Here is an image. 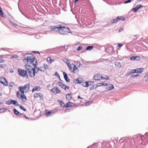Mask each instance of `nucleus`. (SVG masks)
I'll return each instance as SVG.
<instances>
[{
  "label": "nucleus",
  "instance_id": "1",
  "mask_svg": "<svg viewBox=\"0 0 148 148\" xmlns=\"http://www.w3.org/2000/svg\"><path fill=\"white\" fill-rule=\"evenodd\" d=\"M24 57L25 59L23 61L25 62H27L28 64H30L34 66H36L37 65V60L32 54H26L24 55Z\"/></svg>",
  "mask_w": 148,
  "mask_h": 148
},
{
  "label": "nucleus",
  "instance_id": "2",
  "mask_svg": "<svg viewBox=\"0 0 148 148\" xmlns=\"http://www.w3.org/2000/svg\"><path fill=\"white\" fill-rule=\"evenodd\" d=\"M59 32L61 34L63 35H67L68 33H71L68 27H63L62 25H61V28Z\"/></svg>",
  "mask_w": 148,
  "mask_h": 148
},
{
  "label": "nucleus",
  "instance_id": "3",
  "mask_svg": "<svg viewBox=\"0 0 148 148\" xmlns=\"http://www.w3.org/2000/svg\"><path fill=\"white\" fill-rule=\"evenodd\" d=\"M61 28V25H57L54 26H52L49 28L51 30V32L52 33H56L60 30Z\"/></svg>",
  "mask_w": 148,
  "mask_h": 148
},
{
  "label": "nucleus",
  "instance_id": "4",
  "mask_svg": "<svg viewBox=\"0 0 148 148\" xmlns=\"http://www.w3.org/2000/svg\"><path fill=\"white\" fill-rule=\"evenodd\" d=\"M147 134L148 133H147L143 136H141L140 135H138L137 138L141 139L142 141L141 144L143 145H145V143H146V142L148 140L147 137Z\"/></svg>",
  "mask_w": 148,
  "mask_h": 148
},
{
  "label": "nucleus",
  "instance_id": "5",
  "mask_svg": "<svg viewBox=\"0 0 148 148\" xmlns=\"http://www.w3.org/2000/svg\"><path fill=\"white\" fill-rule=\"evenodd\" d=\"M18 72L20 75L23 77H26L27 79L28 78V76L26 71L19 69L18 70Z\"/></svg>",
  "mask_w": 148,
  "mask_h": 148
},
{
  "label": "nucleus",
  "instance_id": "6",
  "mask_svg": "<svg viewBox=\"0 0 148 148\" xmlns=\"http://www.w3.org/2000/svg\"><path fill=\"white\" fill-rule=\"evenodd\" d=\"M16 95L17 98L18 99H22V101L23 103H24L26 101L27 97L24 95H21L19 91H18L16 92Z\"/></svg>",
  "mask_w": 148,
  "mask_h": 148
},
{
  "label": "nucleus",
  "instance_id": "7",
  "mask_svg": "<svg viewBox=\"0 0 148 148\" xmlns=\"http://www.w3.org/2000/svg\"><path fill=\"white\" fill-rule=\"evenodd\" d=\"M121 20L122 21H125V19L124 18L121 16H118L116 19H114L110 21L111 23H114L118 21L119 20Z\"/></svg>",
  "mask_w": 148,
  "mask_h": 148
},
{
  "label": "nucleus",
  "instance_id": "8",
  "mask_svg": "<svg viewBox=\"0 0 148 148\" xmlns=\"http://www.w3.org/2000/svg\"><path fill=\"white\" fill-rule=\"evenodd\" d=\"M106 86V87L105 90V91H106L111 90L114 88V87L113 85L111 84H108V85Z\"/></svg>",
  "mask_w": 148,
  "mask_h": 148
},
{
  "label": "nucleus",
  "instance_id": "9",
  "mask_svg": "<svg viewBox=\"0 0 148 148\" xmlns=\"http://www.w3.org/2000/svg\"><path fill=\"white\" fill-rule=\"evenodd\" d=\"M51 91L53 93L55 94L59 93L61 92L60 91L57 87H54L53 89H51Z\"/></svg>",
  "mask_w": 148,
  "mask_h": 148
},
{
  "label": "nucleus",
  "instance_id": "10",
  "mask_svg": "<svg viewBox=\"0 0 148 148\" xmlns=\"http://www.w3.org/2000/svg\"><path fill=\"white\" fill-rule=\"evenodd\" d=\"M57 111L56 110H51L50 111H48L47 110H45V112H46V115L47 116H51L52 115V114H54L55 112Z\"/></svg>",
  "mask_w": 148,
  "mask_h": 148
},
{
  "label": "nucleus",
  "instance_id": "11",
  "mask_svg": "<svg viewBox=\"0 0 148 148\" xmlns=\"http://www.w3.org/2000/svg\"><path fill=\"white\" fill-rule=\"evenodd\" d=\"M142 7H143V6L141 4L137 5L135 8H133L132 9V11H133L135 13L139 9Z\"/></svg>",
  "mask_w": 148,
  "mask_h": 148
},
{
  "label": "nucleus",
  "instance_id": "12",
  "mask_svg": "<svg viewBox=\"0 0 148 148\" xmlns=\"http://www.w3.org/2000/svg\"><path fill=\"white\" fill-rule=\"evenodd\" d=\"M58 84L62 88L64 89L65 90H66V88H67L68 90L69 89V87L66 86L61 82H58Z\"/></svg>",
  "mask_w": 148,
  "mask_h": 148
},
{
  "label": "nucleus",
  "instance_id": "13",
  "mask_svg": "<svg viewBox=\"0 0 148 148\" xmlns=\"http://www.w3.org/2000/svg\"><path fill=\"white\" fill-rule=\"evenodd\" d=\"M30 87V84H27L23 87V89L25 90V92H27L29 90Z\"/></svg>",
  "mask_w": 148,
  "mask_h": 148
},
{
  "label": "nucleus",
  "instance_id": "14",
  "mask_svg": "<svg viewBox=\"0 0 148 148\" xmlns=\"http://www.w3.org/2000/svg\"><path fill=\"white\" fill-rule=\"evenodd\" d=\"M25 68L27 72H28L32 69H33V68L30 65V64H27L25 65Z\"/></svg>",
  "mask_w": 148,
  "mask_h": 148
},
{
  "label": "nucleus",
  "instance_id": "15",
  "mask_svg": "<svg viewBox=\"0 0 148 148\" xmlns=\"http://www.w3.org/2000/svg\"><path fill=\"white\" fill-rule=\"evenodd\" d=\"M63 74L65 80L66 82L68 83L70 82V79L68 77L67 74L65 72H63Z\"/></svg>",
  "mask_w": 148,
  "mask_h": 148
},
{
  "label": "nucleus",
  "instance_id": "16",
  "mask_svg": "<svg viewBox=\"0 0 148 148\" xmlns=\"http://www.w3.org/2000/svg\"><path fill=\"white\" fill-rule=\"evenodd\" d=\"M72 65H73V68L72 72L75 73H78L79 72V70L77 67L75 65L73 64H72Z\"/></svg>",
  "mask_w": 148,
  "mask_h": 148
},
{
  "label": "nucleus",
  "instance_id": "17",
  "mask_svg": "<svg viewBox=\"0 0 148 148\" xmlns=\"http://www.w3.org/2000/svg\"><path fill=\"white\" fill-rule=\"evenodd\" d=\"M101 74H97L95 75L93 77V79L95 80H99L100 79Z\"/></svg>",
  "mask_w": 148,
  "mask_h": 148
},
{
  "label": "nucleus",
  "instance_id": "18",
  "mask_svg": "<svg viewBox=\"0 0 148 148\" xmlns=\"http://www.w3.org/2000/svg\"><path fill=\"white\" fill-rule=\"evenodd\" d=\"M33 69H32L31 70H30V71L27 72L28 73L29 76L30 77H34L35 76V74L34 73V71H33Z\"/></svg>",
  "mask_w": 148,
  "mask_h": 148
},
{
  "label": "nucleus",
  "instance_id": "19",
  "mask_svg": "<svg viewBox=\"0 0 148 148\" xmlns=\"http://www.w3.org/2000/svg\"><path fill=\"white\" fill-rule=\"evenodd\" d=\"M130 59L133 60H140V58L139 56H132L131 57Z\"/></svg>",
  "mask_w": 148,
  "mask_h": 148
},
{
  "label": "nucleus",
  "instance_id": "20",
  "mask_svg": "<svg viewBox=\"0 0 148 148\" xmlns=\"http://www.w3.org/2000/svg\"><path fill=\"white\" fill-rule=\"evenodd\" d=\"M135 40H136L135 39H133L132 41L128 43L127 45V46H134L135 45V44L134 43V40L135 41Z\"/></svg>",
  "mask_w": 148,
  "mask_h": 148
},
{
  "label": "nucleus",
  "instance_id": "21",
  "mask_svg": "<svg viewBox=\"0 0 148 148\" xmlns=\"http://www.w3.org/2000/svg\"><path fill=\"white\" fill-rule=\"evenodd\" d=\"M40 88L39 86H36L32 89V92H34V91L36 90L39 91L40 90Z\"/></svg>",
  "mask_w": 148,
  "mask_h": 148
},
{
  "label": "nucleus",
  "instance_id": "22",
  "mask_svg": "<svg viewBox=\"0 0 148 148\" xmlns=\"http://www.w3.org/2000/svg\"><path fill=\"white\" fill-rule=\"evenodd\" d=\"M33 71H34V74L36 73H37L40 70L39 68H38L37 66H34V67L33 68Z\"/></svg>",
  "mask_w": 148,
  "mask_h": 148
},
{
  "label": "nucleus",
  "instance_id": "23",
  "mask_svg": "<svg viewBox=\"0 0 148 148\" xmlns=\"http://www.w3.org/2000/svg\"><path fill=\"white\" fill-rule=\"evenodd\" d=\"M114 64L118 68H121L122 67L121 64L120 62H114Z\"/></svg>",
  "mask_w": 148,
  "mask_h": 148
},
{
  "label": "nucleus",
  "instance_id": "24",
  "mask_svg": "<svg viewBox=\"0 0 148 148\" xmlns=\"http://www.w3.org/2000/svg\"><path fill=\"white\" fill-rule=\"evenodd\" d=\"M19 91L21 92V94L23 95H24V92H25V90L23 89V87L22 86H20L18 87Z\"/></svg>",
  "mask_w": 148,
  "mask_h": 148
},
{
  "label": "nucleus",
  "instance_id": "25",
  "mask_svg": "<svg viewBox=\"0 0 148 148\" xmlns=\"http://www.w3.org/2000/svg\"><path fill=\"white\" fill-rule=\"evenodd\" d=\"M136 70H137V71H136L137 73H141L143 71L144 69H143V68H140L136 69Z\"/></svg>",
  "mask_w": 148,
  "mask_h": 148
},
{
  "label": "nucleus",
  "instance_id": "26",
  "mask_svg": "<svg viewBox=\"0 0 148 148\" xmlns=\"http://www.w3.org/2000/svg\"><path fill=\"white\" fill-rule=\"evenodd\" d=\"M58 101L59 103L62 107H64L65 106V104L61 100L58 99Z\"/></svg>",
  "mask_w": 148,
  "mask_h": 148
},
{
  "label": "nucleus",
  "instance_id": "27",
  "mask_svg": "<svg viewBox=\"0 0 148 148\" xmlns=\"http://www.w3.org/2000/svg\"><path fill=\"white\" fill-rule=\"evenodd\" d=\"M14 113L16 115H20L22 114L19 112L16 109H14Z\"/></svg>",
  "mask_w": 148,
  "mask_h": 148
},
{
  "label": "nucleus",
  "instance_id": "28",
  "mask_svg": "<svg viewBox=\"0 0 148 148\" xmlns=\"http://www.w3.org/2000/svg\"><path fill=\"white\" fill-rule=\"evenodd\" d=\"M12 104H14V106H19V105L18 103L17 102L16 100H12Z\"/></svg>",
  "mask_w": 148,
  "mask_h": 148
},
{
  "label": "nucleus",
  "instance_id": "29",
  "mask_svg": "<svg viewBox=\"0 0 148 148\" xmlns=\"http://www.w3.org/2000/svg\"><path fill=\"white\" fill-rule=\"evenodd\" d=\"M72 95L71 93L67 94L66 95V98L68 100H70L72 98Z\"/></svg>",
  "mask_w": 148,
  "mask_h": 148
},
{
  "label": "nucleus",
  "instance_id": "30",
  "mask_svg": "<svg viewBox=\"0 0 148 148\" xmlns=\"http://www.w3.org/2000/svg\"><path fill=\"white\" fill-rule=\"evenodd\" d=\"M1 83L3 84L5 86H7L8 85L7 82L5 79V80H3V81H2V82H1Z\"/></svg>",
  "mask_w": 148,
  "mask_h": 148
},
{
  "label": "nucleus",
  "instance_id": "31",
  "mask_svg": "<svg viewBox=\"0 0 148 148\" xmlns=\"http://www.w3.org/2000/svg\"><path fill=\"white\" fill-rule=\"evenodd\" d=\"M1 83L3 84L5 86H7L8 85L7 82L5 79V80H3V81H2V82H1Z\"/></svg>",
  "mask_w": 148,
  "mask_h": 148
},
{
  "label": "nucleus",
  "instance_id": "32",
  "mask_svg": "<svg viewBox=\"0 0 148 148\" xmlns=\"http://www.w3.org/2000/svg\"><path fill=\"white\" fill-rule=\"evenodd\" d=\"M70 103L73 104V103L71 102H68L66 104V105H65V107L67 108L69 107L72 106L73 105H70Z\"/></svg>",
  "mask_w": 148,
  "mask_h": 148
},
{
  "label": "nucleus",
  "instance_id": "33",
  "mask_svg": "<svg viewBox=\"0 0 148 148\" xmlns=\"http://www.w3.org/2000/svg\"><path fill=\"white\" fill-rule=\"evenodd\" d=\"M73 82L74 83H81V82L78 78L74 79Z\"/></svg>",
  "mask_w": 148,
  "mask_h": 148
},
{
  "label": "nucleus",
  "instance_id": "34",
  "mask_svg": "<svg viewBox=\"0 0 148 148\" xmlns=\"http://www.w3.org/2000/svg\"><path fill=\"white\" fill-rule=\"evenodd\" d=\"M88 84V82H86L83 83L82 84V85L85 87H87L89 86Z\"/></svg>",
  "mask_w": 148,
  "mask_h": 148
},
{
  "label": "nucleus",
  "instance_id": "35",
  "mask_svg": "<svg viewBox=\"0 0 148 148\" xmlns=\"http://www.w3.org/2000/svg\"><path fill=\"white\" fill-rule=\"evenodd\" d=\"M12 100L11 99H9L8 101H7L5 103L7 105H10L11 104H12Z\"/></svg>",
  "mask_w": 148,
  "mask_h": 148
},
{
  "label": "nucleus",
  "instance_id": "36",
  "mask_svg": "<svg viewBox=\"0 0 148 148\" xmlns=\"http://www.w3.org/2000/svg\"><path fill=\"white\" fill-rule=\"evenodd\" d=\"M97 147L95 144H93L92 145L88 147L87 148H96Z\"/></svg>",
  "mask_w": 148,
  "mask_h": 148
},
{
  "label": "nucleus",
  "instance_id": "37",
  "mask_svg": "<svg viewBox=\"0 0 148 148\" xmlns=\"http://www.w3.org/2000/svg\"><path fill=\"white\" fill-rule=\"evenodd\" d=\"M93 46H88L86 48V50H91L93 49Z\"/></svg>",
  "mask_w": 148,
  "mask_h": 148
},
{
  "label": "nucleus",
  "instance_id": "38",
  "mask_svg": "<svg viewBox=\"0 0 148 148\" xmlns=\"http://www.w3.org/2000/svg\"><path fill=\"white\" fill-rule=\"evenodd\" d=\"M9 21L10 24L16 27L17 26V25L16 23L13 22L11 21L10 20Z\"/></svg>",
  "mask_w": 148,
  "mask_h": 148
},
{
  "label": "nucleus",
  "instance_id": "39",
  "mask_svg": "<svg viewBox=\"0 0 148 148\" xmlns=\"http://www.w3.org/2000/svg\"><path fill=\"white\" fill-rule=\"evenodd\" d=\"M92 103V101H87L85 105L86 106H88Z\"/></svg>",
  "mask_w": 148,
  "mask_h": 148
},
{
  "label": "nucleus",
  "instance_id": "40",
  "mask_svg": "<svg viewBox=\"0 0 148 148\" xmlns=\"http://www.w3.org/2000/svg\"><path fill=\"white\" fill-rule=\"evenodd\" d=\"M140 76V75L138 74H137L136 75H132L130 76V78H133L135 77H138Z\"/></svg>",
  "mask_w": 148,
  "mask_h": 148
},
{
  "label": "nucleus",
  "instance_id": "41",
  "mask_svg": "<svg viewBox=\"0 0 148 148\" xmlns=\"http://www.w3.org/2000/svg\"><path fill=\"white\" fill-rule=\"evenodd\" d=\"M3 12L2 11L1 8V7L0 8V15H1L2 17H3Z\"/></svg>",
  "mask_w": 148,
  "mask_h": 148
},
{
  "label": "nucleus",
  "instance_id": "42",
  "mask_svg": "<svg viewBox=\"0 0 148 148\" xmlns=\"http://www.w3.org/2000/svg\"><path fill=\"white\" fill-rule=\"evenodd\" d=\"M43 66L44 67V68L45 70L48 69V66L46 64H44Z\"/></svg>",
  "mask_w": 148,
  "mask_h": 148
},
{
  "label": "nucleus",
  "instance_id": "43",
  "mask_svg": "<svg viewBox=\"0 0 148 148\" xmlns=\"http://www.w3.org/2000/svg\"><path fill=\"white\" fill-rule=\"evenodd\" d=\"M68 66L69 67V69L70 70H72L73 66L72 65V64L69 65H68Z\"/></svg>",
  "mask_w": 148,
  "mask_h": 148
},
{
  "label": "nucleus",
  "instance_id": "44",
  "mask_svg": "<svg viewBox=\"0 0 148 148\" xmlns=\"http://www.w3.org/2000/svg\"><path fill=\"white\" fill-rule=\"evenodd\" d=\"M20 108L24 111H26V110L22 106H20Z\"/></svg>",
  "mask_w": 148,
  "mask_h": 148
},
{
  "label": "nucleus",
  "instance_id": "45",
  "mask_svg": "<svg viewBox=\"0 0 148 148\" xmlns=\"http://www.w3.org/2000/svg\"><path fill=\"white\" fill-rule=\"evenodd\" d=\"M47 60L48 62H50V63H51V62H53V60H52L51 59V58H50V57H48L47 58Z\"/></svg>",
  "mask_w": 148,
  "mask_h": 148
},
{
  "label": "nucleus",
  "instance_id": "46",
  "mask_svg": "<svg viewBox=\"0 0 148 148\" xmlns=\"http://www.w3.org/2000/svg\"><path fill=\"white\" fill-rule=\"evenodd\" d=\"M40 93H35L34 95V97L35 98L37 97H39V94Z\"/></svg>",
  "mask_w": 148,
  "mask_h": 148
},
{
  "label": "nucleus",
  "instance_id": "47",
  "mask_svg": "<svg viewBox=\"0 0 148 148\" xmlns=\"http://www.w3.org/2000/svg\"><path fill=\"white\" fill-rule=\"evenodd\" d=\"M136 71H137V70H136V69H134L130 71H131V72L132 74H133V73H137Z\"/></svg>",
  "mask_w": 148,
  "mask_h": 148
},
{
  "label": "nucleus",
  "instance_id": "48",
  "mask_svg": "<svg viewBox=\"0 0 148 148\" xmlns=\"http://www.w3.org/2000/svg\"><path fill=\"white\" fill-rule=\"evenodd\" d=\"M125 138L123 137L121 139L119 140V142L120 143H123L124 141Z\"/></svg>",
  "mask_w": 148,
  "mask_h": 148
},
{
  "label": "nucleus",
  "instance_id": "49",
  "mask_svg": "<svg viewBox=\"0 0 148 148\" xmlns=\"http://www.w3.org/2000/svg\"><path fill=\"white\" fill-rule=\"evenodd\" d=\"M39 70L41 71H44L45 70L44 68L43 67H41L39 68Z\"/></svg>",
  "mask_w": 148,
  "mask_h": 148
},
{
  "label": "nucleus",
  "instance_id": "50",
  "mask_svg": "<svg viewBox=\"0 0 148 148\" xmlns=\"http://www.w3.org/2000/svg\"><path fill=\"white\" fill-rule=\"evenodd\" d=\"M39 96L40 97L41 99H43V96L42 94L40 93Z\"/></svg>",
  "mask_w": 148,
  "mask_h": 148
},
{
  "label": "nucleus",
  "instance_id": "51",
  "mask_svg": "<svg viewBox=\"0 0 148 148\" xmlns=\"http://www.w3.org/2000/svg\"><path fill=\"white\" fill-rule=\"evenodd\" d=\"M88 83L89 86L92 85L94 84L93 82H88Z\"/></svg>",
  "mask_w": 148,
  "mask_h": 148
},
{
  "label": "nucleus",
  "instance_id": "52",
  "mask_svg": "<svg viewBox=\"0 0 148 148\" xmlns=\"http://www.w3.org/2000/svg\"><path fill=\"white\" fill-rule=\"evenodd\" d=\"M54 75H55L57 77H60V75H59V74L57 72H56L55 73ZM60 80H61L60 78Z\"/></svg>",
  "mask_w": 148,
  "mask_h": 148
},
{
  "label": "nucleus",
  "instance_id": "53",
  "mask_svg": "<svg viewBox=\"0 0 148 148\" xmlns=\"http://www.w3.org/2000/svg\"><path fill=\"white\" fill-rule=\"evenodd\" d=\"M5 80V78L3 77H0V83L2 82V81H3V80Z\"/></svg>",
  "mask_w": 148,
  "mask_h": 148
},
{
  "label": "nucleus",
  "instance_id": "54",
  "mask_svg": "<svg viewBox=\"0 0 148 148\" xmlns=\"http://www.w3.org/2000/svg\"><path fill=\"white\" fill-rule=\"evenodd\" d=\"M82 49V46H79L77 49V50L78 51H79Z\"/></svg>",
  "mask_w": 148,
  "mask_h": 148
},
{
  "label": "nucleus",
  "instance_id": "55",
  "mask_svg": "<svg viewBox=\"0 0 148 148\" xmlns=\"http://www.w3.org/2000/svg\"><path fill=\"white\" fill-rule=\"evenodd\" d=\"M68 59L66 58H63L62 59V60L64 63H66V62L67 61Z\"/></svg>",
  "mask_w": 148,
  "mask_h": 148
},
{
  "label": "nucleus",
  "instance_id": "56",
  "mask_svg": "<svg viewBox=\"0 0 148 148\" xmlns=\"http://www.w3.org/2000/svg\"><path fill=\"white\" fill-rule=\"evenodd\" d=\"M19 10H20V12L22 13V14L23 15H24L25 17H27V18H28L29 19H30V18L28 17H27V16H26L20 10V8H19Z\"/></svg>",
  "mask_w": 148,
  "mask_h": 148
},
{
  "label": "nucleus",
  "instance_id": "57",
  "mask_svg": "<svg viewBox=\"0 0 148 148\" xmlns=\"http://www.w3.org/2000/svg\"><path fill=\"white\" fill-rule=\"evenodd\" d=\"M132 1L131 0H127V1H125L124 2V3L125 4L127 3H130Z\"/></svg>",
  "mask_w": 148,
  "mask_h": 148
},
{
  "label": "nucleus",
  "instance_id": "58",
  "mask_svg": "<svg viewBox=\"0 0 148 148\" xmlns=\"http://www.w3.org/2000/svg\"><path fill=\"white\" fill-rule=\"evenodd\" d=\"M14 85V84L13 82H11L10 84V86L11 87H13Z\"/></svg>",
  "mask_w": 148,
  "mask_h": 148
},
{
  "label": "nucleus",
  "instance_id": "59",
  "mask_svg": "<svg viewBox=\"0 0 148 148\" xmlns=\"http://www.w3.org/2000/svg\"><path fill=\"white\" fill-rule=\"evenodd\" d=\"M132 74V73H131V71H130V72H129L127 73V74H126V76H129V75H131Z\"/></svg>",
  "mask_w": 148,
  "mask_h": 148
},
{
  "label": "nucleus",
  "instance_id": "60",
  "mask_svg": "<svg viewBox=\"0 0 148 148\" xmlns=\"http://www.w3.org/2000/svg\"><path fill=\"white\" fill-rule=\"evenodd\" d=\"M102 86L101 83H99L97 84V87H99V86Z\"/></svg>",
  "mask_w": 148,
  "mask_h": 148
},
{
  "label": "nucleus",
  "instance_id": "61",
  "mask_svg": "<svg viewBox=\"0 0 148 148\" xmlns=\"http://www.w3.org/2000/svg\"><path fill=\"white\" fill-rule=\"evenodd\" d=\"M4 62V60L3 59H0V63L3 62Z\"/></svg>",
  "mask_w": 148,
  "mask_h": 148
},
{
  "label": "nucleus",
  "instance_id": "62",
  "mask_svg": "<svg viewBox=\"0 0 148 148\" xmlns=\"http://www.w3.org/2000/svg\"><path fill=\"white\" fill-rule=\"evenodd\" d=\"M123 30V28H121L120 29H119L118 32H121Z\"/></svg>",
  "mask_w": 148,
  "mask_h": 148
},
{
  "label": "nucleus",
  "instance_id": "63",
  "mask_svg": "<svg viewBox=\"0 0 148 148\" xmlns=\"http://www.w3.org/2000/svg\"><path fill=\"white\" fill-rule=\"evenodd\" d=\"M65 63H66L67 66L70 64L69 61L68 60Z\"/></svg>",
  "mask_w": 148,
  "mask_h": 148
},
{
  "label": "nucleus",
  "instance_id": "64",
  "mask_svg": "<svg viewBox=\"0 0 148 148\" xmlns=\"http://www.w3.org/2000/svg\"><path fill=\"white\" fill-rule=\"evenodd\" d=\"M102 61L101 60H99L97 61L94 62L95 63H99L101 62Z\"/></svg>",
  "mask_w": 148,
  "mask_h": 148
}]
</instances>
